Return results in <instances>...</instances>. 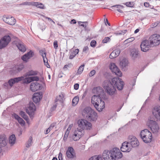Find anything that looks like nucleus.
<instances>
[{"instance_id": "nucleus-63", "label": "nucleus", "mask_w": 160, "mask_h": 160, "mask_svg": "<svg viewBox=\"0 0 160 160\" xmlns=\"http://www.w3.org/2000/svg\"><path fill=\"white\" fill-rule=\"evenodd\" d=\"M14 117L17 120L19 119V118H20L19 117V116L18 115L16 114H14Z\"/></svg>"}, {"instance_id": "nucleus-22", "label": "nucleus", "mask_w": 160, "mask_h": 160, "mask_svg": "<svg viewBox=\"0 0 160 160\" xmlns=\"http://www.w3.org/2000/svg\"><path fill=\"white\" fill-rule=\"evenodd\" d=\"M92 92L93 93L98 95H96V96H99L100 97L104 92L103 88L100 87L94 88L92 89Z\"/></svg>"}, {"instance_id": "nucleus-52", "label": "nucleus", "mask_w": 160, "mask_h": 160, "mask_svg": "<svg viewBox=\"0 0 160 160\" xmlns=\"http://www.w3.org/2000/svg\"><path fill=\"white\" fill-rule=\"evenodd\" d=\"M96 41L95 40H92L90 43V45L91 47H94L95 46Z\"/></svg>"}, {"instance_id": "nucleus-50", "label": "nucleus", "mask_w": 160, "mask_h": 160, "mask_svg": "<svg viewBox=\"0 0 160 160\" xmlns=\"http://www.w3.org/2000/svg\"><path fill=\"white\" fill-rule=\"evenodd\" d=\"M69 133V132H68V131H66L65 133L64 134L63 138V140L64 141H66L67 138L68 137V134Z\"/></svg>"}, {"instance_id": "nucleus-11", "label": "nucleus", "mask_w": 160, "mask_h": 160, "mask_svg": "<svg viewBox=\"0 0 160 160\" xmlns=\"http://www.w3.org/2000/svg\"><path fill=\"white\" fill-rule=\"evenodd\" d=\"M110 69L112 72L115 73L117 76L121 77L122 76V73L119 70L118 67L114 63H111L109 67Z\"/></svg>"}, {"instance_id": "nucleus-34", "label": "nucleus", "mask_w": 160, "mask_h": 160, "mask_svg": "<svg viewBox=\"0 0 160 160\" xmlns=\"http://www.w3.org/2000/svg\"><path fill=\"white\" fill-rule=\"evenodd\" d=\"M38 74V72L36 71H34L33 70H31L28 72L26 75V76H34L37 75Z\"/></svg>"}, {"instance_id": "nucleus-37", "label": "nucleus", "mask_w": 160, "mask_h": 160, "mask_svg": "<svg viewBox=\"0 0 160 160\" xmlns=\"http://www.w3.org/2000/svg\"><path fill=\"white\" fill-rule=\"evenodd\" d=\"M34 3H36L33 4V6H36L37 8L41 9H43L44 8V6L42 3L37 2H34Z\"/></svg>"}, {"instance_id": "nucleus-12", "label": "nucleus", "mask_w": 160, "mask_h": 160, "mask_svg": "<svg viewBox=\"0 0 160 160\" xmlns=\"http://www.w3.org/2000/svg\"><path fill=\"white\" fill-rule=\"evenodd\" d=\"M152 46V45L150 44L149 41L147 40L143 41L140 45L141 50L144 52L148 51L150 47Z\"/></svg>"}, {"instance_id": "nucleus-2", "label": "nucleus", "mask_w": 160, "mask_h": 160, "mask_svg": "<svg viewBox=\"0 0 160 160\" xmlns=\"http://www.w3.org/2000/svg\"><path fill=\"white\" fill-rule=\"evenodd\" d=\"M39 80V78L38 76H32L28 78H24L22 76L19 77L15 78L10 79L8 83L11 87L12 86L13 84L18 82L19 81L23 80V82L24 83H29L33 81H37Z\"/></svg>"}, {"instance_id": "nucleus-26", "label": "nucleus", "mask_w": 160, "mask_h": 160, "mask_svg": "<svg viewBox=\"0 0 160 160\" xmlns=\"http://www.w3.org/2000/svg\"><path fill=\"white\" fill-rule=\"evenodd\" d=\"M102 156L105 160H112V158L110 157L109 151L108 150H106L103 152Z\"/></svg>"}, {"instance_id": "nucleus-31", "label": "nucleus", "mask_w": 160, "mask_h": 160, "mask_svg": "<svg viewBox=\"0 0 160 160\" xmlns=\"http://www.w3.org/2000/svg\"><path fill=\"white\" fill-rule=\"evenodd\" d=\"M75 131L78 133V135L79 137H80V138L83 135L84 132V130L79 128V127L77 128V129Z\"/></svg>"}, {"instance_id": "nucleus-54", "label": "nucleus", "mask_w": 160, "mask_h": 160, "mask_svg": "<svg viewBox=\"0 0 160 160\" xmlns=\"http://www.w3.org/2000/svg\"><path fill=\"white\" fill-rule=\"evenodd\" d=\"M53 46L55 49H57L58 47V41L57 40L54 41L53 42Z\"/></svg>"}, {"instance_id": "nucleus-13", "label": "nucleus", "mask_w": 160, "mask_h": 160, "mask_svg": "<svg viewBox=\"0 0 160 160\" xmlns=\"http://www.w3.org/2000/svg\"><path fill=\"white\" fill-rule=\"evenodd\" d=\"M36 110L35 105L32 102H30L28 107L26 109V112L30 116H32Z\"/></svg>"}, {"instance_id": "nucleus-10", "label": "nucleus", "mask_w": 160, "mask_h": 160, "mask_svg": "<svg viewBox=\"0 0 160 160\" xmlns=\"http://www.w3.org/2000/svg\"><path fill=\"white\" fill-rule=\"evenodd\" d=\"M128 142L132 147L138 146L139 143L136 138L132 136H130L128 138Z\"/></svg>"}, {"instance_id": "nucleus-44", "label": "nucleus", "mask_w": 160, "mask_h": 160, "mask_svg": "<svg viewBox=\"0 0 160 160\" xmlns=\"http://www.w3.org/2000/svg\"><path fill=\"white\" fill-rule=\"evenodd\" d=\"M35 3H34V2H23L21 5H28V6H33V5Z\"/></svg>"}, {"instance_id": "nucleus-27", "label": "nucleus", "mask_w": 160, "mask_h": 160, "mask_svg": "<svg viewBox=\"0 0 160 160\" xmlns=\"http://www.w3.org/2000/svg\"><path fill=\"white\" fill-rule=\"evenodd\" d=\"M128 64V60L126 58L123 59L120 62V65L122 68L127 66Z\"/></svg>"}, {"instance_id": "nucleus-28", "label": "nucleus", "mask_w": 160, "mask_h": 160, "mask_svg": "<svg viewBox=\"0 0 160 160\" xmlns=\"http://www.w3.org/2000/svg\"><path fill=\"white\" fill-rule=\"evenodd\" d=\"M79 52V50L78 48L76 49L75 50H74L73 51H71L70 53L69 56V59H72L77 54H78Z\"/></svg>"}, {"instance_id": "nucleus-40", "label": "nucleus", "mask_w": 160, "mask_h": 160, "mask_svg": "<svg viewBox=\"0 0 160 160\" xmlns=\"http://www.w3.org/2000/svg\"><path fill=\"white\" fill-rule=\"evenodd\" d=\"M131 56L133 59H135L137 58L138 53L136 51H132L131 52Z\"/></svg>"}, {"instance_id": "nucleus-45", "label": "nucleus", "mask_w": 160, "mask_h": 160, "mask_svg": "<svg viewBox=\"0 0 160 160\" xmlns=\"http://www.w3.org/2000/svg\"><path fill=\"white\" fill-rule=\"evenodd\" d=\"M84 66V64L80 66L77 72L78 73V74H80L82 73V72L83 71Z\"/></svg>"}, {"instance_id": "nucleus-49", "label": "nucleus", "mask_w": 160, "mask_h": 160, "mask_svg": "<svg viewBox=\"0 0 160 160\" xmlns=\"http://www.w3.org/2000/svg\"><path fill=\"white\" fill-rule=\"evenodd\" d=\"M55 103H56L54 105H53V106L51 108V110L52 111L56 109V108L57 106V104H58V102H57V103L55 102Z\"/></svg>"}, {"instance_id": "nucleus-16", "label": "nucleus", "mask_w": 160, "mask_h": 160, "mask_svg": "<svg viewBox=\"0 0 160 160\" xmlns=\"http://www.w3.org/2000/svg\"><path fill=\"white\" fill-rule=\"evenodd\" d=\"M66 154L67 156L69 158H73L76 157L75 153L72 147H69L68 148Z\"/></svg>"}, {"instance_id": "nucleus-41", "label": "nucleus", "mask_w": 160, "mask_h": 160, "mask_svg": "<svg viewBox=\"0 0 160 160\" xmlns=\"http://www.w3.org/2000/svg\"><path fill=\"white\" fill-rule=\"evenodd\" d=\"M78 133L77 132L75 131L74 132V133L72 136V138L73 140L76 141L78 140L80 138V137H79L78 135Z\"/></svg>"}, {"instance_id": "nucleus-51", "label": "nucleus", "mask_w": 160, "mask_h": 160, "mask_svg": "<svg viewBox=\"0 0 160 160\" xmlns=\"http://www.w3.org/2000/svg\"><path fill=\"white\" fill-rule=\"evenodd\" d=\"M110 40V38L108 37H106L102 40V42L104 43H107Z\"/></svg>"}, {"instance_id": "nucleus-55", "label": "nucleus", "mask_w": 160, "mask_h": 160, "mask_svg": "<svg viewBox=\"0 0 160 160\" xmlns=\"http://www.w3.org/2000/svg\"><path fill=\"white\" fill-rule=\"evenodd\" d=\"M96 72L94 70H92L89 73V76L92 77L93 76L95 73Z\"/></svg>"}, {"instance_id": "nucleus-17", "label": "nucleus", "mask_w": 160, "mask_h": 160, "mask_svg": "<svg viewBox=\"0 0 160 160\" xmlns=\"http://www.w3.org/2000/svg\"><path fill=\"white\" fill-rule=\"evenodd\" d=\"M3 20L6 23L10 25H13L16 22V20L14 18L12 17L8 16L4 17L3 18Z\"/></svg>"}, {"instance_id": "nucleus-64", "label": "nucleus", "mask_w": 160, "mask_h": 160, "mask_svg": "<svg viewBox=\"0 0 160 160\" xmlns=\"http://www.w3.org/2000/svg\"><path fill=\"white\" fill-rule=\"evenodd\" d=\"M71 23L73 24H75L76 23V21L75 19H72L71 21Z\"/></svg>"}, {"instance_id": "nucleus-59", "label": "nucleus", "mask_w": 160, "mask_h": 160, "mask_svg": "<svg viewBox=\"0 0 160 160\" xmlns=\"http://www.w3.org/2000/svg\"><path fill=\"white\" fill-rule=\"evenodd\" d=\"M79 86V85L78 84V83L75 84L74 86V89L76 90H78V89Z\"/></svg>"}, {"instance_id": "nucleus-18", "label": "nucleus", "mask_w": 160, "mask_h": 160, "mask_svg": "<svg viewBox=\"0 0 160 160\" xmlns=\"http://www.w3.org/2000/svg\"><path fill=\"white\" fill-rule=\"evenodd\" d=\"M41 88L40 84L38 82H32L30 85L31 90L33 92L40 90Z\"/></svg>"}, {"instance_id": "nucleus-29", "label": "nucleus", "mask_w": 160, "mask_h": 160, "mask_svg": "<svg viewBox=\"0 0 160 160\" xmlns=\"http://www.w3.org/2000/svg\"><path fill=\"white\" fill-rule=\"evenodd\" d=\"M16 142V137L14 134L10 135L9 138V142L11 146L13 145Z\"/></svg>"}, {"instance_id": "nucleus-35", "label": "nucleus", "mask_w": 160, "mask_h": 160, "mask_svg": "<svg viewBox=\"0 0 160 160\" xmlns=\"http://www.w3.org/2000/svg\"><path fill=\"white\" fill-rule=\"evenodd\" d=\"M113 7H116L117 8V10L119 12L121 13H122L123 12L121 10V9L123 8V6L119 5H117L113 6L111 7V8H112Z\"/></svg>"}, {"instance_id": "nucleus-39", "label": "nucleus", "mask_w": 160, "mask_h": 160, "mask_svg": "<svg viewBox=\"0 0 160 160\" xmlns=\"http://www.w3.org/2000/svg\"><path fill=\"white\" fill-rule=\"evenodd\" d=\"M44 56H42V58L43 60V62H44V64L46 65L48 68H49L50 67V65H49L48 59L46 57V55H44Z\"/></svg>"}, {"instance_id": "nucleus-36", "label": "nucleus", "mask_w": 160, "mask_h": 160, "mask_svg": "<svg viewBox=\"0 0 160 160\" xmlns=\"http://www.w3.org/2000/svg\"><path fill=\"white\" fill-rule=\"evenodd\" d=\"M79 101V98L78 96H76L73 99L72 102V105L73 106L76 105Z\"/></svg>"}, {"instance_id": "nucleus-14", "label": "nucleus", "mask_w": 160, "mask_h": 160, "mask_svg": "<svg viewBox=\"0 0 160 160\" xmlns=\"http://www.w3.org/2000/svg\"><path fill=\"white\" fill-rule=\"evenodd\" d=\"M152 114L156 119L160 120V106H156L154 107Z\"/></svg>"}, {"instance_id": "nucleus-32", "label": "nucleus", "mask_w": 160, "mask_h": 160, "mask_svg": "<svg viewBox=\"0 0 160 160\" xmlns=\"http://www.w3.org/2000/svg\"><path fill=\"white\" fill-rule=\"evenodd\" d=\"M32 137H30L28 140L26 142L25 144L26 147L28 148L31 146L32 144Z\"/></svg>"}, {"instance_id": "nucleus-25", "label": "nucleus", "mask_w": 160, "mask_h": 160, "mask_svg": "<svg viewBox=\"0 0 160 160\" xmlns=\"http://www.w3.org/2000/svg\"><path fill=\"white\" fill-rule=\"evenodd\" d=\"M120 52V50L119 49H117L113 50L110 54L109 58L111 59H113L118 57Z\"/></svg>"}, {"instance_id": "nucleus-6", "label": "nucleus", "mask_w": 160, "mask_h": 160, "mask_svg": "<svg viewBox=\"0 0 160 160\" xmlns=\"http://www.w3.org/2000/svg\"><path fill=\"white\" fill-rule=\"evenodd\" d=\"M78 124L79 128L82 129L90 130L92 128V124L88 120L82 119L78 121Z\"/></svg>"}, {"instance_id": "nucleus-48", "label": "nucleus", "mask_w": 160, "mask_h": 160, "mask_svg": "<svg viewBox=\"0 0 160 160\" xmlns=\"http://www.w3.org/2000/svg\"><path fill=\"white\" fill-rule=\"evenodd\" d=\"M18 122L22 126H23L25 124V122L21 118H20L18 120Z\"/></svg>"}, {"instance_id": "nucleus-15", "label": "nucleus", "mask_w": 160, "mask_h": 160, "mask_svg": "<svg viewBox=\"0 0 160 160\" xmlns=\"http://www.w3.org/2000/svg\"><path fill=\"white\" fill-rule=\"evenodd\" d=\"M93 110L90 107H86L82 111V115L83 117L87 119Z\"/></svg>"}, {"instance_id": "nucleus-62", "label": "nucleus", "mask_w": 160, "mask_h": 160, "mask_svg": "<svg viewBox=\"0 0 160 160\" xmlns=\"http://www.w3.org/2000/svg\"><path fill=\"white\" fill-rule=\"evenodd\" d=\"M144 5L145 7L146 8H148L150 6V4L148 2H145L144 3Z\"/></svg>"}, {"instance_id": "nucleus-42", "label": "nucleus", "mask_w": 160, "mask_h": 160, "mask_svg": "<svg viewBox=\"0 0 160 160\" xmlns=\"http://www.w3.org/2000/svg\"><path fill=\"white\" fill-rule=\"evenodd\" d=\"M89 160H103L102 157L101 156H95L92 157Z\"/></svg>"}, {"instance_id": "nucleus-56", "label": "nucleus", "mask_w": 160, "mask_h": 160, "mask_svg": "<svg viewBox=\"0 0 160 160\" xmlns=\"http://www.w3.org/2000/svg\"><path fill=\"white\" fill-rule=\"evenodd\" d=\"M88 50V46H85L84 47L83 49L82 52L85 53H87V51Z\"/></svg>"}, {"instance_id": "nucleus-43", "label": "nucleus", "mask_w": 160, "mask_h": 160, "mask_svg": "<svg viewBox=\"0 0 160 160\" xmlns=\"http://www.w3.org/2000/svg\"><path fill=\"white\" fill-rule=\"evenodd\" d=\"M24 66L22 64H21L19 65L16 67L15 69H16L17 72H20L24 68Z\"/></svg>"}, {"instance_id": "nucleus-33", "label": "nucleus", "mask_w": 160, "mask_h": 160, "mask_svg": "<svg viewBox=\"0 0 160 160\" xmlns=\"http://www.w3.org/2000/svg\"><path fill=\"white\" fill-rule=\"evenodd\" d=\"M64 96L63 94L59 95L57 96L55 102L57 103V102H59L61 103H62L63 102V98Z\"/></svg>"}, {"instance_id": "nucleus-7", "label": "nucleus", "mask_w": 160, "mask_h": 160, "mask_svg": "<svg viewBox=\"0 0 160 160\" xmlns=\"http://www.w3.org/2000/svg\"><path fill=\"white\" fill-rule=\"evenodd\" d=\"M109 153L112 160H115L117 159L120 158L122 156V154L120 149L117 148H114L110 150Z\"/></svg>"}, {"instance_id": "nucleus-9", "label": "nucleus", "mask_w": 160, "mask_h": 160, "mask_svg": "<svg viewBox=\"0 0 160 160\" xmlns=\"http://www.w3.org/2000/svg\"><path fill=\"white\" fill-rule=\"evenodd\" d=\"M11 40V38L9 35L4 36L0 41V49L6 47Z\"/></svg>"}, {"instance_id": "nucleus-61", "label": "nucleus", "mask_w": 160, "mask_h": 160, "mask_svg": "<svg viewBox=\"0 0 160 160\" xmlns=\"http://www.w3.org/2000/svg\"><path fill=\"white\" fill-rule=\"evenodd\" d=\"M40 53L41 54L42 56H42H44V55H46V53L45 52V51H44L43 50H40Z\"/></svg>"}, {"instance_id": "nucleus-30", "label": "nucleus", "mask_w": 160, "mask_h": 160, "mask_svg": "<svg viewBox=\"0 0 160 160\" xmlns=\"http://www.w3.org/2000/svg\"><path fill=\"white\" fill-rule=\"evenodd\" d=\"M17 46L20 51L24 52L26 51V48L24 44L22 43H18L17 44Z\"/></svg>"}, {"instance_id": "nucleus-23", "label": "nucleus", "mask_w": 160, "mask_h": 160, "mask_svg": "<svg viewBox=\"0 0 160 160\" xmlns=\"http://www.w3.org/2000/svg\"><path fill=\"white\" fill-rule=\"evenodd\" d=\"M7 140L4 134L0 136V146L2 147L6 146L7 144Z\"/></svg>"}, {"instance_id": "nucleus-58", "label": "nucleus", "mask_w": 160, "mask_h": 160, "mask_svg": "<svg viewBox=\"0 0 160 160\" xmlns=\"http://www.w3.org/2000/svg\"><path fill=\"white\" fill-rule=\"evenodd\" d=\"M72 126H73L72 124H70L69 125V126H68V128H67V130H66V131H68V132H69V131L71 130V129L72 128Z\"/></svg>"}, {"instance_id": "nucleus-60", "label": "nucleus", "mask_w": 160, "mask_h": 160, "mask_svg": "<svg viewBox=\"0 0 160 160\" xmlns=\"http://www.w3.org/2000/svg\"><path fill=\"white\" fill-rule=\"evenodd\" d=\"M125 5L129 7H132V4L130 2H127L125 3Z\"/></svg>"}, {"instance_id": "nucleus-57", "label": "nucleus", "mask_w": 160, "mask_h": 160, "mask_svg": "<svg viewBox=\"0 0 160 160\" xmlns=\"http://www.w3.org/2000/svg\"><path fill=\"white\" fill-rule=\"evenodd\" d=\"M134 39L133 38H129L128 39H127L126 40V41L127 42H132V41H133L134 40Z\"/></svg>"}, {"instance_id": "nucleus-20", "label": "nucleus", "mask_w": 160, "mask_h": 160, "mask_svg": "<svg viewBox=\"0 0 160 160\" xmlns=\"http://www.w3.org/2000/svg\"><path fill=\"white\" fill-rule=\"evenodd\" d=\"M130 145L128 142H123L122 144V146L121 147V151L122 152H129L130 151L131 148L129 147V145Z\"/></svg>"}, {"instance_id": "nucleus-19", "label": "nucleus", "mask_w": 160, "mask_h": 160, "mask_svg": "<svg viewBox=\"0 0 160 160\" xmlns=\"http://www.w3.org/2000/svg\"><path fill=\"white\" fill-rule=\"evenodd\" d=\"M34 55V52L32 50L25 54L22 57V59L24 62H27L28 60L32 57Z\"/></svg>"}, {"instance_id": "nucleus-1", "label": "nucleus", "mask_w": 160, "mask_h": 160, "mask_svg": "<svg viewBox=\"0 0 160 160\" xmlns=\"http://www.w3.org/2000/svg\"><path fill=\"white\" fill-rule=\"evenodd\" d=\"M124 84V82L122 79L116 77L112 79V82L110 81H107L104 84V88L107 93L112 95L115 93L116 91L115 87L119 90H121L123 89Z\"/></svg>"}, {"instance_id": "nucleus-47", "label": "nucleus", "mask_w": 160, "mask_h": 160, "mask_svg": "<svg viewBox=\"0 0 160 160\" xmlns=\"http://www.w3.org/2000/svg\"><path fill=\"white\" fill-rule=\"evenodd\" d=\"M79 24L82 26L84 28H86L87 27L88 22H79Z\"/></svg>"}, {"instance_id": "nucleus-21", "label": "nucleus", "mask_w": 160, "mask_h": 160, "mask_svg": "<svg viewBox=\"0 0 160 160\" xmlns=\"http://www.w3.org/2000/svg\"><path fill=\"white\" fill-rule=\"evenodd\" d=\"M91 112H92L89 115V116H88V117L87 119L91 121H95L97 120V114L93 110Z\"/></svg>"}, {"instance_id": "nucleus-3", "label": "nucleus", "mask_w": 160, "mask_h": 160, "mask_svg": "<svg viewBox=\"0 0 160 160\" xmlns=\"http://www.w3.org/2000/svg\"><path fill=\"white\" fill-rule=\"evenodd\" d=\"M91 102L96 109L101 112L105 108V102L99 96L94 95L92 96Z\"/></svg>"}, {"instance_id": "nucleus-5", "label": "nucleus", "mask_w": 160, "mask_h": 160, "mask_svg": "<svg viewBox=\"0 0 160 160\" xmlns=\"http://www.w3.org/2000/svg\"><path fill=\"white\" fill-rule=\"evenodd\" d=\"M147 125L151 129L153 133L158 132L159 127L158 123L153 118L149 117L147 122Z\"/></svg>"}, {"instance_id": "nucleus-4", "label": "nucleus", "mask_w": 160, "mask_h": 160, "mask_svg": "<svg viewBox=\"0 0 160 160\" xmlns=\"http://www.w3.org/2000/svg\"><path fill=\"white\" fill-rule=\"evenodd\" d=\"M140 136L143 142L146 143L150 142L152 141V134L147 129H144L142 130L140 133Z\"/></svg>"}, {"instance_id": "nucleus-53", "label": "nucleus", "mask_w": 160, "mask_h": 160, "mask_svg": "<svg viewBox=\"0 0 160 160\" xmlns=\"http://www.w3.org/2000/svg\"><path fill=\"white\" fill-rule=\"evenodd\" d=\"M56 123L54 122L51 124L50 127L48 128V129L52 130L56 125Z\"/></svg>"}, {"instance_id": "nucleus-24", "label": "nucleus", "mask_w": 160, "mask_h": 160, "mask_svg": "<svg viewBox=\"0 0 160 160\" xmlns=\"http://www.w3.org/2000/svg\"><path fill=\"white\" fill-rule=\"evenodd\" d=\"M42 98V96L39 94L36 93L34 94L33 95L32 99L35 103L39 102Z\"/></svg>"}, {"instance_id": "nucleus-8", "label": "nucleus", "mask_w": 160, "mask_h": 160, "mask_svg": "<svg viewBox=\"0 0 160 160\" xmlns=\"http://www.w3.org/2000/svg\"><path fill=\"white\" fill-rule=\"evenodd\" d=\"M151 45L156 46L160 43V35L154 34L151 36L148 40Z\"/></svg>"}, {"instance_id": "nucleus-46", "label": "nucleus", "mask_w": 160, "mask_h": 160, "mask_svg": "<svg viewBox=\"0 0 160 160\" xmlns=\"http://www.w3.org/2000/svg\"><path fill=\"white\" fill-rule=\"evenodd\" d=\"M72 66V64L71 63H69L65 65L63 67V69L65 71H66L68 69V68H70Z\"/></svg>"}, {"instance_id": "nucleus-38", "label": "nucleus", "mask_w": 160, "mask_h": 160, "mask_svg": "<svg viewBox=\"0 0 160 160\" xmlns=\"http://www.w3.org/2000/svg\"><path fill=\"white\" fill-rule=\"evenodd\" d=\"M20 114L26 121H28V116L23 111H21L20 112Z\"/></svg>"}]
</instances>
